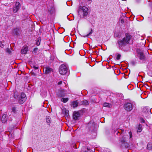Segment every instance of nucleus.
<instances>
[{"instance_id": "obj_32", "label": "nucleus", "mask_w": 152, "mask_h": 152, "mask_svg": "<svg viewBox=\"0 0 152 152\" xmlns=\"http://www.w3.org/2000/svg\"><path fill=\"white\" fill-rule=\"evenodd\" d=\"M86 152H93V151H92L91 149L88 148V147L86 149Z\"/></svg>"}, {"instance_id": "obj_34", "label": "nucleus", "mask_w": 152, "mask_h": 152, "mask_svg": "<svg viewBox=\"0 0 152 152\" xmlns=\"http://www.w3.org/2000/svg\"><path fill=\"white\" fill-rule=\"evenodd\" d=\"M34 70H32V72H31V74L34 75V76H36V74L34 72Z\"/></svg>"}, {"instance_id": "obj_43", "label": "nucleus", "mask_w": 152, "mask_h": 152, "mask_svg": "<svg viewBox=\"0 0 152 152\" xmlns=\"http://www.w3.org/2000/svg\"><path fill=\"white\" fill-rule=\"evenodd\" d=\"M68 112H69L68 110H66L65 113H66V114H68Z\"/></svg>"}, {"instance_id": "obj_17", "label": "nucleus", "mask_w": 152, "mask_h": 152, "mask_svg": "<svg viewBox=\"0 0 152 152\" xmlns=\"http://www.w3.org/2000/svg\"><path fill=\"white\" fill-rule=\"evenodd\" d=\"M20 31L19 29L16 28L14 29L13 31V33L14 34L18 35L19 34Z\"/></svg>"}, {"instance_id": "obj_44", "label": "nucleus", "mask_w": 152, "mask_h": 152, "mask_svg": "<svg viewBox=\"0 0 152 152\" xmlns=\"http://www.w3.org/2000/svg\"><path fill=\"white\" fill-rule=\"evenodd\" d=\"M142 121L144 123L145 122V120L143 119L142 118Z\"/></svg>"}, {"instance_id": "obj_23", "label": "nucleus", "mask_w": 152, "mask_h": 152, "mask_svg": "<svg viewBox=\"0 0 152 152\" xmlns=\"http://www.w3.org/2000/svg\"><path fill=\"white\" fill-rule=\"evenodd\" d=\"M104 106V107L110 108L112 107V105L108 103H105L103 104Z\"/></svg>"}, {"instance_id": "obj_1", "label": "nucleus", "mask_w": 152, "mask_h": 152, "mask_svg": "<svg viewBox=\"0 0 152 152\" xmlns=\"http://www.w3.org/2000/svg\"><path fill=\"white\" fill-rule=\"evenodd\" d=\"M132 38V36L128 34H126L125 36L122 39H119L117 42V44L120 49L124 51H126V49H124L127 44L129 43V41Z\"/></svg>"}, {"instance_id": "obj_37", "label": "nucleus", "mask_w": 152, "mask_h": 152, "mask_svg": "<svg viewBox=\"0 0 152 152\" xmlns=\"http://www.w3.org/2000/svg\"><path fill=\"white\" fill-rule=\"evenodd\" d=\"M129 134L130 136V138H131L132 137V133L131 132H129Z\"/></svg>"}, {"instance_id": "obj_28", "label": "nucleus", "mask_w": 152, "mask_h": 152, "mask_svg": "<svg viewBox=\"0 0 152 152\" xmlns=\"http://www.w3.org/2000/svg\"><path fill=\"white\" fill-rule=\"evenodd\" d=\"M87 148V147L83 146L82 148V150L83 151V152H86V150Z\"/></svg>"}, {"instance_id": "obj_30", "label": "nucleus", "mask_w": 152, "mask_h": 152, "mask_svg": "<svg viewBox=\"0 0 152 152\" xmlns=\"http://www.w3.org/2000/svg\"><path fill=\"white\" fill-rule=\"evenodd\" d=\"M4 43L2 42L1 41H0V47H1V48H3L4 47V44H3V43Z\"/></svg>"}, {"instance_id": "obj_13", "label": "nucleus", "mask_w": 152, "mask_h": 152, "mask_svg": "<svg viewBox=\"0 0 152 152\" xmlns=\"http://www.w3.org/2000/svg\"><path fill=\"white\" fill-rule=\"evenodd\" d=\"M8 119V117L7 115L5 114H3L1 118L2 122L3 123H5L6 122Z\"/></svg>"}, {"instance_id": "obj_36", "label": "nucleus", "mask_w": 152, "mask_h": 152, "mask_svg": "<svg viewBox=\"0 0 152 152\" xmlns=\"http://www.w3.org/2000/svg\"><path fill=\"white\" fill-rule=\"evenodd\" d=\"M33 68L35 70H37L39 69V67L38 66H33Z\"/></svg>"}, {"instance_id": "obj_29", "label": "nucleus", "mask_w": 152, "mask_h": 152, "mask_svg": "<svg viewBox=\"0 0 152 152\" xmlns=\"http://www.w3.org/2000/svg\"><path fill=\"white\" fill-rule=\"evenodd\" d=\"M131 64L132 65L135 66L136 64V62L135 61H132L131 62Z\"/></svg>"}, {"instance_id": "obj_11", "label": "nucleus", "mask_w": 152, "mask_h": 152, "mask_svg": "<svg viewBox=\"0 0 152 152\" xmlns=\"http://www.w3.org/2000/svg\"><path fill=\"white\" fill-rule=\"evenodd\" d=\"M20 7V3L17 2L15 3L13 8V12L14 13L17 12L19 10Z\"/></svg>"}, {"instance_id": "obj_6", "label": "nucleus", "mask_w": 152, "mask_h": 152, "mask_svg": "<svg viewBox=\"0 0 152 152\" xmlns=\"http://www.w3.org/2000/svg\"><path fill=\"white\" fill-rule=\"evenodd\" d=\"M127 136L124 135L123 136L121 139V142L122 143V146L125 148H128V144L126 142Z\"/></svg>"}, {"instance_id": "obj_20", "label": "nucleus", "mask_w": 152, "mask_h": 152, "mask_svg": "<svg viewBox=\"0 0 152 152\" xmlns=\"http://www.w3.org/2000/svg\"><path fill=\"white\" fill-rule=\"evenodd\" d=\"M89 104V102L87 100H84L81 102V104H83L85 105H88Z\"/></svg>"}, {"instance_id": "obj_15", "label": "nucleus", "mask_w": 152, "mask_h": 152, "mask_svg": "<svg viewBox=\"0 0 152 152\" xmlns=\"http://www.w3.org/2000/svg\"><path fill=\"white\" fill-rule=\"evenodd\" d=\"M28 50V48L27 47H23L22 48L21 50V54H26L27 53Z\"/></svg>"}, {"instance_id": "obj_10", "label": "nucleus", "mask_w": 152, "mask_h": 152, "mask_svg": "<svg viewBox=\"0 0 152 152\" xmlns=\"http://www.w3.org/2000/svg\"><path fill=\"white\" fill-rule=\"evenodd\" d=\"M142 113L143 115L145 116L147 115L149 113H151L149 108L147 107H144L142 110Z\"/></svg>"}, {"instance_id": "obj_46", "label": "nucleus", "mask_w": 152, "mask_h": 152, "mask_svg": "<svg viewBox=\"0 0 152 152\" xmlns=\"http://www.w3.org/2000/svg\"><path fill=\"white\" fill-rule=\"evenodd\" d=\"M96 53H97V52H96Z\"/></svg>"}, {"instance_id": "obj_2", "label": "nucleus", "mask_w": 152, "mask_h": 152, "mask_svg": "<svg viewBox=\"0 0 152 152\" xmlns=\"http://www.w3.org/2000/svg\"><path fill=\"white\" fill-rule=\"evenodd\" d=\"M15 99L18 100L19 104H22L24 103L26 99V97L25 94L22 93L20 94L17 92H15L14 95Z\"/></svg>"}, {"instance_id": "obj_35", "label": "nucleus", "mask_w": 152, "mask_h": 152, "mask_svg": "<svg viewBox=\"0 0 152 152\" xmlns=\"http://www.w3.org/2000/svg\"><path fill=\"white\" fill-rule=\"evenodd\" d=\"M40 43V41H39V40H38L37 42L36 43V44L37 45H39Z\"/></svg>"}, {"instance_id": "obj_24", "label": "nucleus", "mask_w": 152, "mask_h": 152, "mask_svg": "<svg viewBox=\"0 0 152 152\" xmlns=\"http://www.w3.org/2000/svg\"><path fill=\"white\" fill-rule=\"evenodd\" d=\"M69 100V99L68 98H62L61 99V101L64 103H66L67 102L68 100Z\"/></svg>"}, {"instance_id": "obj_31", "label": "nucleus", "mask_w": 152, "mask_h": 152, "mask_svg": "<svg viewBox=\"0 0 152 152\" xmlns=\"http://www.w3.org/2000/svg\"><path fill=\"white\" fill-rule=\"evenodd\" d=\"M6 52L9 54H10L11 53V51L9 48H7L6 50Z\"/></svg>"}, {"instance_id": "obj_21", "label": "nucleus", "mask_w": 152, "mask_h": 152, "mask_svg": "<svg viewBox=\"0 0 152 152\" xmlns=\"http://www.w3.org/2000/svg\"><path fill=\"white\" fill-rule=\"evenodd\" d=\"M17 107H13L12 108V112H13V113L16 114L18 111Z\"/></svg>"}, {"instance_id": "obj_4", "label": "nucleus", "mask_w": 152, "mask_h": 152, "mask_svg": "<svg viewBox=\"0 0 152 152\" xmlns=\"http://www.w3.org/2000/svg\"><path fill=\"white\" fill-rule=\"evenodd\" d=\"M78 15L81 18L86 17L88 14V9L85 6H80L78 9Z\"/></svg>"}, {"instance_id": "obj_12", "label": "nucleus", "mask_w": 152, "mask_h": 152, "mask_svg": "<svg viewBox=\"0 0 152 152\" xmlns=\"http://www.w3.org/2000/svg\"><path fill=\"white\" fill-rule=\"evenodd\" d=\"M80 114L78 111H75L73 114V118L75 120H78L80 117Z\"/></svg>"}, {"instance_id": "obj_40", "label": "nucleus", "mask_w": 152, "mask_h": 152, "mask_svg": "<svg viewBox=\"0 0 152 152\" xmlns=\"http://www.w3.org/2000/svg\"><path fill=\"white\" fill-rule=\"evenodd\" d=\"M149 145L148 144L147 146V148L148 149L150 150L151 149V148L149 147Z\"/></svg>"}, {"instance_id": "obj_8", "label": "nucleus", "mask_w": 152, "mask_h": 152, "mask_svg": "<svg viewBox=\"0 0 152 152\" xmlns=\"http://www.w3.org/2000/svg\"><path fill=\"white\" fill-rule=\"evenodd\" d=\"M66 94V91L64 89H61L58 91L57 95L59 98L65 96Z\"/></svg>"}, {"instance_id": "obj_14", "label": "nucleus", "mask_w": 152, "mask_h": 152, "mask_svg": "<svg viewBox=\"0 0 152 152\" xmlns=\"http://www.w3.org/2000/svg\"><path fill=\"white\" fill-rule=\"evenodd\" d=\"M48 13L50 14H52L55 12V9L53 7H50L49 6L48 7Z\"/></svg>"}, {"instance_id": "obj_39", "label": "nucleus", "mask_w": 152, "mask_h": 152, "mask_svg": "<svg viewBox=\"0 0 152 152\" xmlns=\"http://www.w3.org/2000/svg\"><path fill=\"white\" fill-rule=\"evenodd\" d=\"M115 132H116L117 134L118 135V134H119L120 135H121V132H119V131H115Z\"/></svg>"}, {"instance_id": "obj_45", "label": "nucleus", "mask_w": 152, "mask_h": 152, "mask_svg": "<svg viewBox=\"0 0 152 152\" xmlns=\"http://www.w3.org/2000/svg\"><path fill=\"white\" fill-rule=\"evenodd\" d=\"M9 120L10 121H12V119H10V118H9Z\"/></svg>"}, {"instance_id": "obj_41", "label": "nucleus", "mask_w": 152, "mask_h": 152, "mask_svg": "<svg viewBox=\"0 0 152 152\" xmlns=\"http://www.w3.org/2000/svg\"><path fill=\"white\" fill-rule=\"evenodd\" d=\"M124 20L123 19H121V22L122 23H124Z\"/></svg>"}, {"instance_id": "obj_5", "label": "nucleus", "mask_w": 152, "mask_h": 152, "mask_svg": "<svg viewBox=\"0 0 152 152\" xmlns=\"http://www.w3.org/2000/svg\"><path fill=\"white\" fill-rule=\"evenodd\" d=\"M60 73L63 75L69 74L68 69L67 66L64 64H61L60 66L59 69Z\"/></svg>"}, {"instance_id": "obj_16", "label": "nucleus", "mask_w": 152, "mask_h": 152, "mask_svg": "<svg viewBox=\"0 0 152 152\" xmlns=\"http://www.w3.org/2000/svg\"><path fill=\"white\" fill-rule=\"evenodd\" d=\"M52 70V69L49 66H47L45 68V73L47 74H49Z\"/></svg>"}, {"instance_id": "obj_18", "label": "nucleus", "mask_w": 152, "mask_h": 152, "mask_svg": "<svg viewBox=\"0 0 152 152\" xmlns=\"http://www.w3.org/2000/svg\"><path fill=\"white\" fill-rule=\"evenodd\" d=\"M46 121L47 124L50 125L51 123V118L49 116H47L46 117Z\"/></svg>"}, {"instance_id": "obj_3", "label": "nucleus", "mask_w": 152, "mask_h": 152, "mask_svg": "<svg viewBox=\"0 0 152 152\" xmlns=\"http://www.w3.org/2000/svg\"><path fill=\"white\" fill-rule=\"evenodd\" d=\"M89 129V132L91 133L93 138H95L97 135L96 131L95 128V124L93 121H91L87 126Z\"/></svg>"}, {"instance_id": "obj_7", "label": "nucleus", "mask_w": 152, "mask_h": 152, "mask_svg": "<svg viewBox=\"0 0 152 152\" xmlns=\"http://www.w3.org/2000/svg\"><path fill=\"white\" fill-rule=\"evenodd\" d=\"M124 107V109L127 111H130L133 108V105L130 103H127L125 104Z\"/></svg>"}, {"instance_id": "obj_22", "label": "nucleus", "mask_w": 152, "mask_h": 152, "mask_svg": "<svg viewBox=\"0 0 152 152\" xmlns=\"http://www.w3.org/2000/svg\"><path fill=\"white\" fill-rule=\"evenodd\" d=\"M142 125L141 124H139L137 126V132H140L142 130Z\"/></svg>"}, {"instance_id": "obj_25", "label": "nucleus", "mask_w": 152, "mask_h": 152, "mask_svg": "<svg viewBox=\"0 0 152 152\" xmlns=\"http://www.w3.org/2000/svg\"><path fill=\"white\" fill-rule=\"evenodd\" d=\"M91 31L87 35H85V36H81L83 37H88L93 32V31L92 28L91 29Z\"/></svg>"}, {"instance_id": "obj_27", "label": "nucleus", "mask_w": 152, "mask_h": 152, "mask_svg": "<svg viewBox=\"0 0 152 152\" xmlns=\"http://www.w3.org/2000/svg\"><path fill=\"white\" fill-rule=\"evenodd\" d=\"M38 50V48H35L33 50V52L35 54H36Z\"/></svg>"}, {"instance_id": "obj_26", "label": "nucleus", "mask_w": 152, "mask_h": 152, "mask_svg": "<svg viewBox=\"0 0 152 152\" xmlns=\"http://www.w3.org/2000/svg\"><path fill=\"white\" fill-rule=\"evenodd\" d=\"M117 55V57L116 58V60H119L120 58H121V55L120 54L118 53H116V55Z\"/></svg>"}, {"instance_id": "obj_9", "label": "nucleus", "mask_w": 152, "mask_h": 152, "mask_svg": "<svg viewBox=\"0 0 152 152\" xmlns=\"http://www.w3.org/2000/svg\"><path fill=\"white\" fill-rule=\"evenodd\" d=\"M138 56L140 60H142L143 63H145L144 61L146 60L145 55L141 52H140L138 53Z\"/></svg>"}, {"instance_id": "obj_33", "label": "nucleus", "mask_w": 152, "mask_h": 152, "mask_svg": "<svg viewBox=\"0 0 152 152\" xmlns=\"http://www.w3.org/2000/svg\"><path fill=\"white\" fill-rule=\"evenodd\" d=\"M115 36L117 37H120L121 36V35L119 34L118 33H116L115 34Z\"/></svg>"}, {"instance_id": "obj_19", "label": "nucleus", "mask_w": 152, "mask_h": 152, "mask_svg": "<svg viewBox=\"0 0 152 152\" xmlns=\"http://www.w3.org/2000/svg\"><path fill=\"white\" fill-rule=\"evenodd\" d=\"M72 106L74 108L77 107L78 104V103L77 101H73L71 103Z\"/></svg>"}, {"instance_id": "obj_38", "label": "nucleus", "mask_w": 152, "mask_h": 152, "mask_svg": "<svg viewBox=\"0 0 152 152\" xmlns=\"http://www.w3.org/2000/svg\"><path fill=\"white\" fill-rule=\"evenodd\" d=\"M62 81H61L59 82H58V85H60L62 84Z\"/></svg>"}, {"instance_id": "obj_42", "label": "nucleus", "mask_w": 152, "mask_h": 152, "mask_svg": "<svg viewBox=\"0 0 152 152\" xmlns=\"http://www.w3.org/2000/svg\"><path fill=\"white\" fill-rule=\"evenodd\" d=\"M121 131V132L122 133H124V130H121L120 129Z\"/></svg>"}]
</instances>
